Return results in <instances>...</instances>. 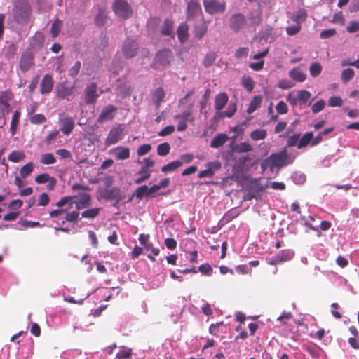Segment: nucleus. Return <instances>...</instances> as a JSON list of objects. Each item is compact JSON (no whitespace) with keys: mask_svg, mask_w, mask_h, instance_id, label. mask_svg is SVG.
<instances>
[{"mask_svg":"<svg viewBox=\"0 0 359 359\" xmlns=\"http://www.w3.org/2000/svg\"><path fill=\"white\" fill-rule=\"evenodd\" d=\"M288 163L287 151L283 150L280 152L273 154L265 159L262 164V168L264 170L269 168L271 171H273L275 169L279 170Z\"/></svg>","mask_w":359,"mask_h":359,"instance_id":"obj_1","label":"nucleus"},{"mask_svg":"<svg viewBox=\"0 0 359 359\" xmlns=\"http://www.w3.org/2000/svg\"><path fill=\"white\" fill-rule=\"evenodd\" d=\"M74 199H76L74 203L77 210L84 209L91 205V197L87 193H79L78 195L73 196H65L57 203L56 205L62 207Z\"/></svg>","mask_w":359,"mask_h":359,"instance_id":"obj_2","label":"nucleus"},{"mask_svg":"<svg viewBox=\"0 0 359 359\" xmlns=\"http://www.w3.org/2000/svg\"><path fill=\"white\" fill-rule=\"evenodd\" d=\"M30 6L26 0H17L14 4L13 15L15 20L20 24H25L29 20Z\"/></svg>","mask_w":359,"mask_h":359,"instance_id":"obj_3","label":"nucleus"},{"mask_svg":"<svg viewBox=\"0 0 359 359\" xmlns=\"http://www.w3.org/2000/svg\"><path fill=\"white\" fill-rule=\"evenodd\" d=\"M112 8L115 14L122 18H128L133 14L130 6L123 0L114 1Z\"/></svg>","mask_w":359,"mask_h":359,"instance_id":"obj_4","label":"nucleus"},{"mask_svg":"<svg viewBox=\"0 0 359 359\" xmlns=\"http://www.w3.org/2000/svg\"><path fill=\"white\" fill-rule=\"evenodd\" d=\"M205 11L210 14L215 15L222 13L226 9V3L219 0H203Z\"/></svg>","mask_w":359,"mask_h":359,"instance_id":"obj_5","label":"nucleus"},{"mask_svg":"<svg viewBox=\"0 0 359 359\" xmlns=\"http://www.w3.org/2000/svg\"><path fill=\"white\" fill-rule=\"evenodd\" d=\"M192 107L193 104H190L189 108L180 114L175 116L174 118L179 121L177 125V130L182 132L187 128V121H193L194 117L192 116Z\"/></svg>","mask_w":359,"mask_h":359,"instance_id":"obj_6","label":"nucleus"},{"mask_svg":"<svg viewBox=\"0 0 359 359\" xmlns=\"http://www.w3.org/2000/svg\"><path fill=\"white\" fill-rule=\"evenodd\" d=\"M172 59V52L168 50L159 51L154 59V66L156 69L167 66Z\"/></svg>","mask_w":359,"mask_h":359,"instance_id":"obj_7","label":"nucleus"},{"mask_svg":"<svg viewBox=\"0 0 359 359\" xmlns=\"http://www.w3.org/2000/svg\"><path fill=\"white\" fill-rule=\"evenodd\" d=\"M59 124L60 130L66 135H69L74 127L72 117L64 113L59 115Z\"/></svg>","mask_w":359,"mask_h":359,"instance_id":"obj_8","label":"nucleus"},{"mask_svg":"<svg viewBox=\"0 0 359 359\" xmlns=\"http://www.w3.org/2000/svg\"><path fill=\"white\" fill-rule=\"evenodd\" d=\"M85 102L87 104H93L96 102L100 93H97V84L92 82L88 84L84 90Z\"/></svg>","mask_w":359,"mask_h":359,"instance_id":"obj_9","label":"nucleus"},{"mask_svg":"<svg viewBox=\"0 0 359 359\" xmlns=\"http://www.w3.org/2000/svg\"><path fill=\"white\" fill-rule=\"evenodd\" d=\"M245 25L246 18L243 14L236 13L229 18V27L235 32H238L243 29Z\"/></svg>","mask_w":359,"mask_h":359,"instance_id":"obj_10","label":"nucleus"},{"mask_svg":"<svg viewBox=\"0 0 359 359\" xmlns=\"http://www.w3.org/2000/svg\"><path fill=\"white\" fill-rule=\"evenodd\" d=\"M138 50V44L135 40L128 38L127 39L122 48V51L126 57L130 58L134 57Z\"/></svg>","mask_w":359,"mask_h":359,"instance_id":"obj_11","label":"nucleus"},{"mask_svg":"<svg viewBox=\"0 0 359 359\" xmlns=\"http://www.w3.org/2000/svg\"><path fill=\"white\" fill-rule=\"evenodd\" d=\"M123 128L121 126L112 128L105 140L107 145L114 144L123 138Z\"/></svg>","mask_w":359,"mask_h":359,"instance_id":"obj_12","label":"nucleus"},{"mask_svg":"<svg viewBox=\"0 0 359 359\" xmlns=\"http://www.w3.org/2000/svg\"><path fill=\"white\" fill-rule=\"evenodd\" d=\"M74 85L67 86L65 83H60L56 86L55 92L58 97L70 100L71 96L74 94Z\"/></svg>","mask_w":359,"mask_h":359,"instance_id":"obj_13","label":"nucleus"},{"mask_svg":"<svg viewBox=\"0 0 359 359\" xmlns=\"http://www.w3.org/2000/svg\"><path fill=\"white\" fill-rule=\"evenodd\" d=\"M207 169L198 172L199 178L212 177L215 172L221 168V163L219 161L209 162L206 165Z\"/></svg>","mask_w":359,"mask_h":359,"instance_id":"obj_14","label":"nucleus"},{"mask_svg":"<svg viewBox=\"0 0 359 359\" xmlns=\"http://www.w3.org/2000/svg\"><path fill=\"white\" fill-rule=\"evenodd\" d=\"M116 107H115L113 105H107L106 106L102 111L101 114H100L97 121L100 123H102L104 121H107L109 120H111L116 112Z\"/></svg>","mask_w":359,"mask_h":359,"instance_id":"obj_15","label":"nucleus"},{"mask_svg":"<svg viewBox=\"0 0 359 359\" xmlns=\"http://www.w3.org/2000/svg\"><path fill=\"white\" fill-rule=\"evenodd\" d=\"M12 93L8 91L1 92L0 94V109L6 113L11 111L10 101L12 100Z\"/></svg>","mask_w":359,"mask_h":359,"instance_id":"obj_16","label":"nucleus"},{"mask_svg":"<svg viewBox=\"0 0 359 359\" xmlns=\"http://www.w3.org/2000/svg\"><path fill=\"white\" fill-rule=\"evenodd\" d=\"M33 55L31 53H23L20 62V68L22 72L28 71L33 65Z\"/></svg>","mask_w":359,"mask_h":359,"instance_id":"obj_17","label":"nucleus"},{"mask_svg":"<svg viewBox=\"0 0 359 359\" xmlns=\"http://www.w3.org/2000/svg\"><path fill=\"white\" fill-rule=\"evenodd\" d=\"M53 83L52 76L50 74H46L41 82V93L42 94L50 93L53 87Z\"/></svg>","mask_w":359,"mask_h":359,"instance_id":"obj_18","label":"nucleus"},{"mask_svg":"<svg viewBox=\"0 0 359 359\" xmlns=\"http://www.w3.org/2000/svg\"><path fill=\"white\" fill-rule=\"evenodd\" d=\"M151 95L152 102L158 108L165 96V92L162 88L159 87L152 91Z\"/></svg>","mask_w":359,"mask_h":359,"instance_id":"obj_19","label":"nucleus"},{"mask_svg":"<svg viewBox=\"0 0 359 359\" xmlns=\"http://www.w3.org/2000/svg\"><path fill=\"white\" fill-rule=\"evenodd\" d=\"M110 153L118 160H126L130 156V150L127 147H118L111 149Z\"/></svg>","mask_w":359,"mask_h":359,"instance_id":"obj_20","label":"nucleus"},{"mask_svg":"<svg viewBox=\"0 0 359 359\" xmlns=\"http://www.w3.org/2000/svg\"><path fill=\"white\" fill-rule=\"evenodd\" d=\"M228 96L225 93H219L215 99V108L217 111H221L228 102Z\"/></svg>","mask_w":359,"mask_h":359,"instance_id":"obj_21","label":"nucleus"},{"mask_svg":"<svg viewBox=\"0 0 359 359\" xmlns=\"http://www.w3.org/2000/svg\"><path fill=\"white\" fill-rule=\"evenodd\" d=\"M229 137L224 133H220L216 135L210 142L212 148L217 149L223 146L228 140Z\"/></svg>","mask_w":359,"mask_h":359,"instance_id":"obj_22","label":"nucleus"},{"mask_svg":"<svg viewBox=\"0 0 359 359\" xmlns=\"http://www.w3.org/2000/svg\"><path fill=\"white\" fill-rule=\"evenodd\" d=\"M101 196L107 200L118 199L120 198V189L116 187L105 189L102 191Z\"/></svg>","mask_w":359,"mask_h":359,"instance_id":"obj_23","label":"nucleus"},{"mask_svg":"<svg viewBox=\"0 0 359 359\" xmlns=\"http://www.w3.org/2000/svg\"><path fill=\"white\" fill-rule=\"evenodd\" d=\"M188 29V26L185 23H182L177 28V37L182 43H185L189 38Z\"/></svg>","mask_w":359,"mask_h":359,"instance_id":"obj_24","label":"nucleus"},{"mask_svg":"<svg viewBox=\"0 0 359 359\" xmlns=\"http://www.w3.org/2000/svg\"><path fill=\"white\" fill-rule=\"evenodd\" d=\"M290 77L297 81V82H303L306 80V75L300 70L299 67H294L289 72Z\"/></svg>","mask_w":359,"mask_h":359,"instance_id":"obj_25","label":"nucleus"},{"mask_svg":"<svg viewBox=\"0 0 359 359\" xmlns=\"http://www.w3.org/2000/svg\"><path fill=\"white\" fill-rule=\"evenodd\" d=\"M187 11L189 16H194L201 13V8L197 1H191L187 6Z\"/></svg>","mask_w":359,"mask_h":359,"instance_id":"obj_26","label":"nucleus"},{"mask_svg":"<svg viewBox=\"0 0 359 359\" xmlns=\"http://www.w3.org/2000/svg\"><path fill=\"white\" fill-rule=\"evenodd\" d=\"M161 34L163 36H171L173 37V22L166 19L161 27Z\"/></svg>","mask_w":359,"mask_h":359,"instance_id":"obj_27","label":"nucleus"},{"mask_svg":"<svg viewBox=\"0 0 359 359\" xmlns=\"http://www.w3.org/2000/svg\"><path fill=\"white\" fill-rule=\"evenodd\" d=\"M262 101V97L259 95L255 96L250 102L249 107L247 109V113L250 114L253 113L256 109L260 107Z\"/></svg>","mask_w":359,"mask_h":359,"instance_id":"obj_28","label":"nucleus"},{"mask_svg":"<svg viewBox=\"0 0 359 359\" xmlns=\"http://www.w3.org/2000/svg\"><path fill=\"white\" fill-rule=\"evenodd\" d=\"M250 138L254 141L264 140L267 136V131L264 129H256L250 133Z\"/></svg>","mask_w":359,"mask_h":359,"instance_id":"obj_29","label":"nucleus"},{"mask_svg":"<svg viewBox=\"0 0 359 359\" xmlns=\"http://www.w3.org/2000/svg\"><path fill=\"white\" fill-rule=\"evenodd\" d=\"M208 26L205 23L196 25L194 29V35L198 39H201L206 34Z\"/></svg>","mask_w":359,"mask_h":359,"instance_id":"obj_30","label":"nucleus"},{"mask_svg":"<svg viewBox=\"0 0 359 359\" xmlns=\"http://www.w3.org/2000/svg\"><path fill=\"white\" fill-rule=\"evenodd\" d=\"M294 252L291 250H284L277 254L280 262H287L294 257Z\"/></svg>","mask_w":359,"mask_h":359,"instance_id":"obj_31","label":"nucleus"},{"mask_svg":"<svg viewBox=\"0 0 359 359\" xmlns=\"http://www.w3.org/2000/svg\"><path fill=\"white\" fill-rule=\"evenodd\" d=\"M25 154L22 151H13L8 156V159L13 163H18L24 160Z\"/></svg>","mask_w":359,"mask_h":359,"instance_id":"obj_32","label":"nucleus"},{"mask_svg":"<svg viewBox=\"0 0 359 359\" xmlns=\"http://www.w3.org/2000/svg\"><path fill=\"white\" fill-rule=\"evenodd\" d=\"M4 54L5 57L10 60L13 58L14 55H15L17 52V46L13 43H10L5 46L4 48Z\"/></svg>","mask_w":359,"mask_h":359,"instance_id":"obj_33","label":"nucleus"},{"mask_svg":"<svg viewBox=\"0 0 359 359\" xmlns=\"http://www.w3.org/2000/svg\"><path fill=\"white\" fill-rule=\"evenodd\" d=\"M34 164L32 162H29L22 167V168L20 170V175L22 178H27L28 176L30 175V174L34 170Z\"/></svg>","mask_w":359,"mask_h":359,"instance_id":"obj_34","label":"nucleus"},{"mask_svg":"<svg viewBox=\"0 0 359 359\" xmlns=\"http://www.w3.org/2000/svg\"><path fill=\"white\" fill-rule=\"evenodd\" d=\"M323 70V67L319 62H313L309 67V72L311 76L317 77L319 76Z\"/></svg>","mask_w":359,"mask_h":359,"instance_id":"obj_35","label":"nucleus"},{"mask_svg":"<svg viewBox=\"0 0 359 359\" xmlns=\"http://www.w3.org/2000/svg\"><path fill=\"white\" fill-rule=\"evenodd\" d=\"M100 210V208L88 209L81 212V217L83 218L93 219L99 215Z\"/></svg>","mask_w":359,"mask_h":359,"instance_id":"obj_36","label":"nucleus"},{"mask_svg":"<svg viewBox=\"0 0 359 359\" xmlns=\"http://www.w3.org/2000/svg\"><path fill=\"white\" fill-rule=\"evenodd\" d=\"M355 76V72L351 68H347L342 71L341 79L343 83H346L351 81Z\"/></svg>","mask_w":359,"mask_h":359,"instance_id":"obj_37","label":"nucleus"},{"mask_svg":"<svg viewBox=\"0 0 359 359\" xmlns=\"http://www.w3.org/2000/svg\"><path fill=\"white\" fill-rule=\"evenodd\" d=\"M182 165V162H180V161H175L163 166L161 168V171L163 172L173 171L180 168Z\"/></svg>","mask_w":359,"mask_h":359,"instance_id":"obj_38","label":"nucleus"},{"mask_svg":"<svg viewBox=\"0 0 359 359\" xmlns=\"http://www.w3.org/2000/svg\"><path fill=\"white\" fill-rule=\"evenodd\" d=\"M297 95L300 104L306 103L311 96V93L305 90H299Z\"/></svg>","mask_w":359,"mask_h":359,"instance_id":"obj_39","label":"nucleus"},{"mask_svg":"<svg viewBox=\"0 0 359 359\" xmlns=\"http://www.w3.org/2000/svg\"><path fill=\"white\" fill-rule=\"evenodd\" d=\"M313 133L309 132L303 135L298 143V148L301 149L306 147L310 142H311L313 138Z\"/></svg>","mask_w":359,"mask_h":359,"instance_id":"obj_40","label":"nucleus"},{"mask_svg":"<svg viewBox=\"0 0 359 359\" xmlns=\"http://www.w3.org/2000/svg\"><path fill=\"white\" fill-rule=\"evenodd\" d=\"M234 149L238 153H246L251 151L252 150V147L250 143L243 142L237 144Z\"/></svg>","mask_w":359,"mask_h":359,"instance_id":"obj_41","label":"nucleus"},{"mask_svg":"<svg viewBox=\"0 0 359 359\" xmlns=\"http://www.w3.org/2000/svg\"><path fill=\"white\" fill-rule=\"evenodd\" d=\"M20 113L18 111H15L13 115L12 120L11 122V131L14 135L17 130V126L19 123Z\"/></svg>","mask_w":359,"mask_h":359,"instance_id":"obj_42","label":"nucleus"},{"mask_svg":"<svg viewBox=\"0 0 359 359\" xmlns=\"http://www.w3.org/2000/svg\"><path fill=\"white\" fill-rule=\"evenodd\" d=\"M40 161L42 164L50 165V164H54L56 162V158L52 154L47 153V154H43L41 156Z\"/></svg>","mask_w":359,"mask_h":359,"instance_id":"obj_43","label":"nucleus"},{"mask_svg":"<svg viewBox=\"0 0 359 359\" xmlns=\"http://www.w3.org/2000/svg\"><path fill=\"white\" fill-rule=\"evenodd\" d=\"M170 150V144L167 142L160 144L157 147V153L161 156H165L169 154Z\"/></svg>","mask_w":359,"mask_h":359,"instance_id":"obj_44","label":"nucleus"},{"mask_svg":"<svg viewBox=\"0 0 359 359\" xmlns=\"http://www.w3.org/2000/svg\"><path fill=\"white\" fill-rule=\"evenodd\" d=\"M107 20V12L104 9H100L95 17V22L97 25H103Z\"/></svg>","mask_w":359,"mask_h":359,"instance_id":"obj_45","label":"nucleus"},{"mask_svg":"<svg viewBox=\"0 0 359 359\" xmlns=\"http://www.w3.org/2000/svg\"><path fill=\"white\" fill-rule=\"evenodd\" d=\"M133 196L139 199H142L144 196H149L148 187L143 185L138 187L133 194Z\"/></svg>","mask_w":359,"mask_h":359,"instance_id":"obj_46","label":"nucleus"},{"mask_svg":"<svg viewBox=\"0 0 359 359\" xmlns=\"http://www.w3.org/2000/svg\"><path fill=\"white\" fill-rule=\"evenodd\" d=\"M62 27V21L60 20H56L53 22L51 27V34L53 37H56L58 36L60 33V30Z\"/></svg>","mask_w":359,"mask_h":359,"instance_id":"obj_47","label":"nucleus"},{"mask_svg":"<svg viewBox=\"0 0 359 359\" xmlns=\"http://www.w3.org/2000/svg\"><path fill=\"white\" fill-rule=\"evenodd\" d=\"M243 86L248 91L251 92L254 88V82L250 76H243L241 81Z\"/></svg>","mask_w":359,"mask_h":359,"instance_id":"obj_48","label":"nucleus"},{"mask_svg":"<svg viewBox=\"0 0 359 359\" xmlns=\"http://www.w3.org/2000/svg\"><path fill=\"white\" fill-rule=\"evenodd\" d=\"M46 121V116L42 114H36L30 117V122L32 124L39 125Z\"/></svg>","mask_w":359,"mask_h":359,"instance_id":"obj_49","label":"nucleus"},{"mask_svg":"<svg viewBox=\"0 0 359 359\" xmlns=\"http://www.w3.org/2000/svg\"><path fill=\"white\" fill-rule=\"evenodd\" d=\"M132 355V351L130 348L122 347L118 353L116 354L117 359L128 358Z\"/></svg>","mask_w":359,"mask_h":359,"instance_id":"obj_50","label":"nucleus"},{"mask_svg":"<svg viewBox=\"0 0 359 359\" xmlns=\"http://www.w3.org/2000/svg\"><path fill=\"white\" fill-rule=\"evenodd\" d=\"M343 103L342 98L339 96H332L328 100V105L331 107H341Z\"/></svg>","mask_w":359,"mask_h":359,"instance_id":"obj_51","label":"nucleus"},{"mask_svg":"<svg viewBox=\"0 0 359 359\" xmlns=\"http://www.w3.org/2000/svg\"><path fill=\"white\" fill-rule=\"evenodd\" d=\"M306 13L304 10H299L297 11V13L293 15L292 20L299 23L301 22H303L306 18Z\"/></svg>","mask_w":359,"mask_h":359,"instance_id":"obj_52","label":"nucleus"},{"mask_svg":"<svg viewBox=\"0 0 359 359\" xmlns=\"http://www.w3.org/2000/svg\"><path fill=\"white\" fill-rule=\"evenodd\" d=\"M216 59V55L214 53H208L205 55L203 60V65L205 67H208L211 66Z\"/></svg>","mask_w":359,"mask_h":359,"instance_id":"obj_53","label":"nucleus"},{"mask_svg":"<svg viewBox=\"0 0 359 359\" xmlns=\"http://www.w3.org/2000/svg\"><path fill=\"white\" fill-rule=\"evenodd\" d=\"M325 107V102L323 100H320L316 102L311 107L312 112L317 114L322 111Z\"/></svg>","mask_w":359,"mask_h":359,"instance_id":"obj_54","label":"nucleus"},{"mask_svg":"<svg viewBox=\"0 0 359 359\" xmlns=\"http://www.w3.org/2000/svg\"><path fill=\"white\" fill-rule=\"evenodd\" d=\"M81 67V64L79 61L75 62L73 66L69 69V76L74 77L77 75L80 71Z\"/></svg>","mask_w":359,"mask_h":359,"instance_id":"obj_55","label":"nucleus"},{"mask_svg":"<svg viewBox=\"0 0 359 359\" xmlns=\"http://www.w3.org/2000/svg\"><path fill=\"white\" fill-rule=\"evenodd\" d=\"M276 109L277 112L280 114H285L288 111L287 106L283 101H280L277 104Z\"/></svg>","mask_w":359,"mask_h":359,"instance_id":"obj_56","label":"nucleus"},{"mask_svg":"<svg viewBox=\"0 0 359 359\" xmlns=\"http://www.w3.org/2000/svg\"><path fill=\"white\" fill-rule=\"evenodd\" d=\"M151 149V146L149 144L141 145L137 149L138 156H144L148 154Z\"/></svg>","mask_w":359,"mask_h":359,"instance_id":"obj_57","label":"nucleus"},{"mask_svg":"<svg viewBox=\"0 0 359 359\" xmlns=\"http://www.w3.org/2000/svg\"><path fill=\"white\" fill-rule=\"evenodd\" d=\"M72 207V205L70 204L68 208H62V207H58L59 208L57 210H54L50 212V217H56L59 215L67 212Z\"/></svg>","mask_w":359,"mask_h":359,"instance_id":"obj_58","label":"nucleus"},{"mask_svg":"<svg viewBox=\"0 0 359 359\" xmlns=\"http://www.w3.org/2000/svg\"><path fill=\"white\" fill-rule=\"evenodd\" d=\"M51 176L48 173H43L36 177L35 181L38 184H44L50 180Z\"/></svg>","mask_w":359,"mask_h":359,"instance_id":"obj_59","label":"nucleus"},{"mask_svg":"<svg viewBox=\"0 0 359 359\" xmlns=\"http://www.w3.org/2000/svg\"><path fill=\"white\" fill-rule=\"evenodd\" d=\"M49 201L50 200H49L48 195L46 193H42L39 196V198L38 201V205L46 206L48 204Z\"/></svg>","mask_w":359,"mask_h":359,"instance_id":"obj_60","label":"nucleus"},{"mask_svg":"<svg viewBox=\"0 0 359 359\" xmlns=\"http://www.w3.org/2000/svg\"><path fill=\"white\" fill-rule=\"evenodd\" d=\"M301 29V26L299 25H294L286 28V31L288 35L293 36L297 34Z\"/></svg>","mask_w":359,"mask_h":359,"instance_id":"obj_61","label":"nucleus"},{"mask_svg":"<svg viewBox=\"0 0 359 359\" xmlns=\"http://www.w3.org/2000/svg\"><path fill=\"white\" fill-rule=\"evenodd\" d=\"M336 34V30L334 29H325L320 32V38L321 39H328L331 36H333Z\"/></svg>","mask_w":359,"mask_h":359,"instance_id":"obj_62","label":"nucleus"},{"mask_svg":"<svg viewBox=\"0 0 359 359\" xmlns=\"http://www.w3.org/2000/svg\"><path fill=\"white\" fill-rule=\"evenodd\" d=\"M212 270V267L208 264H202L198 267V271L205 275L210 276Z\"/></svg>","mask_w":359,"mask_h":359,"instance_id":"obj_63","label":"nucleus"},{"mask_svg":"<svg viewBox=\"0 0 359 359\" xmlns=\"http://www.w3.org/2000/svg\"><path fill=\"white\" fill-rule=\"evenodd\" d=\"M349 33H353L359 30V22L358 21H352L346 27Z\"/></svg>","mask_w":359,"mask_h":359,"instance_id":"obj_64","label":"nucleus"}]
</instances>
